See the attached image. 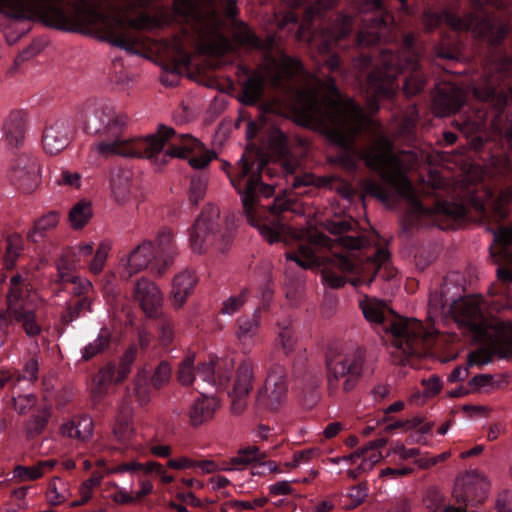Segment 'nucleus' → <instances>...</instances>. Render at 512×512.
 I'll use <instances>...</instances> for the list:
<instances>
[{
    "label": "nucleus",
    "instance_id": "obj_43",
    "mask_svg": "<svg viewBox=\"0 0 512 512\" xmlns=\"http://www.w3.org/2000/svg\"><path fill=\"white\" fill-rule=\"evenodd\" d=\"M286 259L296 262L302 268H309L316 261L314 249L310 245H300L297 252L287 253Z\"/></svg>",
    "mask_w": 512,
    "mask_h": 512
},
{
    "label": "nucleus",
    "instance_id": "obj_9",
    "mask_svg": "<svg viewBox=\"0 0 512 512\" xmlns=\"http://www.w3.org/2000/svg\"><path fill=\"white\" fill-rule=\"evenodd\" d=\"M28 286L27 279L21 275L11 277L5 313L8 320L18 324L28 337H35L41 333L42 325L36 305L37 295Z\"/></svg>",
    "mask_w": 512,
    "mask_h": 512
},
{
    "label": "nucleus",
    "instance_id": "obj_51",
    "mask_svg": "<svg viewBox=\"0 0 512 512\" xmlns=\"http://www.w3.org/2000/svg\"><path fill=\"white\" fill-rule=\"evenodd\" d=\"M172 368L166 361H162L156 367L154 374L151 378L152 385L155 389L162 388L167 384L171 377Z\"/></svg>",
    "mask_w": 512,
    "mask_h": 512
},
{
    "label": "nucleus",
    "instance_id": "obj_15",
    "mask_svg": "<svg viewBox=\"0 0 512 512\" xmlns=\"http://www.w3.org/2000/svg\"><path fill=\"white\" fill-rule=\"evenodd\" d=\"M156 264H161L157 259L154 243L145 240L134 248L128 255L121 258L119 263V274L124 280H129L135 274L151 267V270L157 273L154 268Z\"/></svg>",
    "mask_w": 512,
    "mask_h": 512
},
{
    "label": "nucleus",
    "instance_id": "obj_48",
    "mask_svg": "<svg viewBox=\"0 0 512 512\" xmlns=\"http://www.w3.org/2000/svg\"><path fill=\"white\" fill-rule=\"evenodd\" d=\"M135 396L140 405H145L151 400V392L146 372H141L135 379Z\"/></svg>",
    "mask_w": 512,
    "mask_h": 512
},
{
    "label": "nucleus",
    "instance_id": "obj_2",
    "mask_svg": "<svg viewBox=\"0 0 512 512\" xmlns=\"http://www.w3.org/2000/svg\"><path fill=\"white\" fill-rule=\"evenodd\" d=\"M128 116L113 105L97 101L87 105L84 127L87 133L102 139L91 146V152L103 157H138L161 167L172 158H187L202 151V143L189 134H177L171 127L160 125L155 134L145 138L127 136L124 131Z\"/></svg>",
    "mask_w": 512,
    "mask_h": 512
},
{
    "label": "nucleus",
    "instance_id": "obj_21",
    "mask_svg": "<svg viewBox=\"0 0 512 512\" xmlns=\"http://www.w3.org/2000/svg\"><path fill=\"white\" fill-rule=\"evenodd\" d=\"M198 278L194 271L185 269L177 273L171 283L170 301L175 309L182 308L193 294Z\"/></svg>",
    "mask_w": 512,
    "mask_h": 512
},
{
    "label": "nucleus",
    "instance_id": "obj_35",
    "mask_svg": "<svg viewBox=\"0 0 512 512\" xmlns=\"http://www.w3.org/2000/svg\"><path fill=\"white\" fill-rule=\"evenodd\" d=\"M96 388L93 390L95 397L101 398L110 385L120 383L117 381V369L112 364H107L98 372L96 378Z\"/></svg>",
    "mask_w": 512,
    "mask_h": 512
},
{
    "label": "nucleus",
    "instance_id": "obj_61",
    "mask_svg": "<svg viewBox=\"0 0 512 512\" xmlns=\"http://www.w3.org/2000/svg\"><path fill=\"white\" fill-rule=\"evenodd\" d=\"M492 360V354L487 349H479L468 355V366L486 365Z\"/></svg>",
    "mask_w": 512,
    "mask_h": 512
},
{
    "label": "nucleus",
    "instance_id": "obj_52",
    "mask_svg": "<svg viewBox=\"0 0 512 512\" xmlns=\"http://www.w3.org/2000/svg\"><path fill=\"white\" fill-rule=\"evenodd\" d=\"M136 347L131 346L123 354L120 366L117 368V381H124L131 371V365L136 358Z\"/></svg>",
    "mask_w": 512,
    "mask_h": 512
},
{
    "label": "nucleus",
    "instance_id": "obj_45",
    "mask_svg": "<svg viewBox=\"0 0 512 512\" xmlns=\"http://www.w3.org/2000/svg\"><path fill=\"white\" fill-rule=\"evenodd\" d=\"M194 355H187L180 363L178 368V380L182 385H191L195 380Z\"/></svg>",
    "mask_w": 512,
    "mask_h": 512
},
{
    "label": "nucleus",
    "instance_id": "obj_34",
    "mask_svg": "<svg viewBox=\"0 0 512 512\" xmlns=\"http://www.w3.org/2000/svg\"><path fill=\"white\" fill-rule=\"evenodd\" d=\"M71 495L72 491L67 481L59 477L51 479L46 492L47 500L51 505H60L66 502Z\"/></svg>",
    "mask_w": 512,
    "mask_h": 512
},
{
    "label": "nucleus",
    "instance_id": "obj_53",
    "mask_svg": "<svg viewBox=\"0 0 512 512\" xmlns=\"http://www.w3.org/2000/svg\"><path fill=\"white\" fill-rule=\"evenodd\" d=\"M207 181L202 177H194L190 183L189 199L193 204H198L205 196Z\"/></svg>",
    "mask_w": 512,
    "mask_h": 512
},
{
    "label": "nucleus",
    "instance_id": "obj_6",
    "mask_svg": "<svg viewBox=\"0 0 512 512\" xmlns=\"http://www.w3.org/2000/svg\"><path fill=\"white\" fill-rule=\"evenodd\" d=\"M265 165L263 159L251 153L243 154L238 160L234 171H227L232 186L240 195L243 211L248 222L258 229L260 235L268 243L273 244L282 240V236L290 234V227L282 223L280 219L274 218L269 222H262L257 219L260 209L259 195L270 197L274 188L260 182V175Z\"/></svg>",
    "mask_w": 512,
    "mask_h": 512
},
{
    "label": "nucleus",
    "instance_id": "obj_31",
    "mask_svg": "<svg viewBox=\"0 0 512 512\" xmlns=\"http://www.w3.org/2000/svg\"><path fill=\"white\" fill-rule=\"evenodd\" d=\"M56 464L57 460L47 459L32 466L18 465L14 468L13 475L21 482L37 480L50 472Z\"/></svg>",
    "mask_w": 512,
    "mask_h": 512
},
{
    "label": "nucleus",
    "instance_id": "obj_55",
    "mask_svg": "<svg viewBox=\"0 0 512 512\" xmlns=\"http://www.w3.org/2000/svg\"><path fill=\"white\" fill-rule=\"evenodd\" d=\"M64 276L68 279V284L72 285V293L76 296L85 295L93 289L91 281L87 278H83L78 275H75L74 277H70L69 275Z\"/></svg>",
    "mask_w": 512,
    "mask_h": 512
},
{
    "label": "nucleus",
    "instance_id": "obj_26",
    "mask_svg": "<svg viewBox=\"0 0 512 512\" xmlns=\"http://www.w3.org/2000/svg\"><path fill=\"white\" fill-rule=\"evenodd\" d=\"M133 407L130 400H123L116 416L113 433L117 441L121 443H129L134 435L135 428L133 425Z\"/></svg>",
    "mask_w": 512,
    "mask_h": 512
},
{
    "label": "nucleus",
    "instance_id": "obj_38",
    "mask_svg": "<svg viewBox=\"0 0 512 512\" xmlns=\"http://www.w3.org/2000/svg\"><path fill=\"white\" fill-rule=\"evenodd\" d=\"M92 207L89 202L79 201L76 203L69 212V222L73 229H80L84 227L91 219Z\"/></svg>",
    "mask_w": 512,
    "mask_h": 512
},
{
    "label": "nucleus",
    "instance_id": "obj_17",
    "mask_svg": "<svg viewBox=\"0 0 512 512\" xmlns=\"http://www.w3.org/2000/svg\"><path fill=\"white\" fill-rule=\"evenodd\" d=\"M71 141V130L68 121L55 120L46 126L42 134V146L50 155H57L65 150Z\"/></svg>",
    "mask_w": 512,
    "mask_h": 512
},
{
    "label": "nucleus",
    "instance_id": "obj_62",
    "mask_svg": "<svg viewBox=\"0 0 512 512\" xmlns=\"http://www.w3.org/2000/svg\"><path fill=\"white\" fill-rule=\"evenodd\" d=\"M142 467V463L137 461H130L127 463H122L113 467H110L106 470L107 475H114V474H122L125 472L129 473H135L137 471H140Z\"/></svg>",
    "mask_w": 512,
    "mask_h": 512
},
{
    "label": "nucleus",
    "instance_id": "obj_54",
    "mask_svg": "<svg viewBox=\"0 0 512 512\" xmlns=\"http://www.w3.org/2000/svg\"><path fill=\"white\" fill-rule=\"evenodd\" d=\"M277 345L285 355H291L296 346V338L293 331L288 328L282 329L277 337Z\"/></svg>",
    "mask_w": 512,
    "mask_h": 512
},
{
    "label": "nucleus",
    "instance_id": "obj_8",
    "mask_svg": "<svg viewBox=\"0 0 512 512\" xmlns=\"http://www.w3.org/2000/svg\"><path fill=\"white\" fill-rule=\"evenodd\" d=\"M412 35L408 34L405 44L408 46L399 54L385 53L382 67L373 70L367 78V93L373 99L391 97L396 92L394 83L397 75L406 71H416L419 65L418 55L411 49Z\"/></svg>",
    "mask_w": 512,
    "mask_h": 512
},
{
    "label": "nucleus",
    "instance_id": "obj_3",
    "mask_svg": "<svg viewBox=\"0 0 512 512\" xmlns=\"http://www.w3.org/2000/svg\"><path fill=\"white\" fill-rule=\"evenodd\" d=\"M293 109L298 124L318 130L345 150L351 148L356 134L365 129L369 119L351 99H319L315 88H304L295 95Z\"/></svg>",
    "mask_w": 512,
    "mask_h": 512
},
{
    "label": "nucleus",
    "instance_id": "obj_28",
    "mask_svg": "<svg viewBox=\"0 0 512 512\" xmlns=\"http://www.w3.org/2000/svg\"><path fill=\"white\" fill-rule=\"evenodd\" d=\"M60 433L68 438L86 441L93 434V421L88 416L73 417L60 426Z\"/></svg>",
    "mask_w": 512,
    "mask_h": 512
},
{
    "label": "nucleus",
    "instance_id": "obj_56",
    "mask_svg": "<svg viewBox=\"0 0 512 512\" xmlns=\"http://www.w3.org/2000/svg\"><path fill=\"white\" fill-rule=\"evenodd\" d=\"M511 199L512 191L510 189H506L500 192L497 199L493 200L490 205L492 206V209L497 214V216L503 218L507 215L506 206L511 201Z\"/></svg>",
    "mask_w": 512,
    "mask_h": 512
},
{
    "label": "nucleus",
    "instance_id": "obj_20",
    "mask_svg": "<svg viewBox=\"0 0 512 512\" xmlns=\"http://www.w3.org/2000/svg\"><path fill=\"white\" fill-rule=\"evenodd\" d=\"M466 100V92L455 85L447 84L439 88L433 101L435 113L446 116L458 111Z\"/></svg>",
    "mask_w": 512,
    "mask_h": 512
},
{
    "label": "nucleus",
    "instance_id": "obj_10",
    "mask_svg": "<svg viewBox=\"0 0 512 512\" xmlns=\"http://www.w3.org/2000/svg\"><path fill=\"white\" fill-rule=\"evenodd\" d=\"M375 367L368 363L361 349H353L330 356L327 360V381L331 391H352L365 375H372Z\"/></svg>",
    "mask_w": 512,
    "mask_h": 512
},
{
    "label": "nucleus",
    "instance_id": "obj_4",
    "mask_svg": "<svg viewBox=\"0 0 512 512\" xmlns=\"http://www.w3.org/2000/svg\"><path fill=\"white\" fill-rule=\"evenodd\" d=\"M459 0H439V7H428L423 21L429 29L448 27L454 32H512L511 20L502 21L495 14L512 18V0H476V10L461 16Z\"/></svg>",
    "mask_w": 512,
    "mask_h": 512
},
{
    "label": "nucleus",
    "instance_id": "obj_50",
    "mask_svg": "<svg viewBox=\"0 0 512 512\" xmlns=\"http://www.w3.org/2000/svg\"><path fill=\"white\" fill-rule=\"evenodd\" d=\"M39 371V361L36 357L29 358L23 367V370L20 374L17 375L16 380L17 383L26 382L31 384L35 382L38 378Z\"/></svg>",
    "mask_w": 512,
    "mask_h": 512
},
{
    "label": "nucleus",
    "instance_id": "obj_59",
    "mask_svg": "<svg viewBox=\"0 0 512 512\" xmlns=\"http://www.w3.org/2000/svg\"><path fill=\"white\" fill-rule=\"evenodd\" d=\"M174 338V328L169 320H162L159 325V342L163 346L172 343Z\"/></svg>",
    "mask_w": 512,
    "mask_h": 512
},
{
    "label": "nucleus",
    "instance_id": "obj_57",
    "mask_svg": "<svg viewBox=\"0 0 512 512\" xmlns=\"http://www.w3.org/2000/svg\"><path fill=\"white\" fill-rule=\"evenodd\" d=\"M289 208H290V204L285 199L277 198L274 200L273 205L270 207V212L272 215L269 218H263L262 214H261V210L259 209L258 214H257V219H259L262 222H265V221L269 222V221L273 220L274 218H278V219H280V221L282 223H284L282 221V218H280L278 216V214L283 211L288 210Z\"/></svg>",
    "mask_w": 512,
    "mask_h": 512
},
{
    "label": "nucleus",
    "instance_id": "obj_60",
    "mask_svg": "<svg viewBox=\"0 0 512 512\" xmlns=\"http://www.w3.org/2000/svg\"><path fill=\"white\" fill-rule=\"evenodd\" d=\"M424 86V80L418 74H414L404 82V92L408 96H413L421 91Z\"/></svg>",
    "mask_w": 512,
    "mask_h": 512
},
{
    "label": "nucleus",
    "instance_id": "obj_22",
    "mask_svg": "<svg viewBox=\"0 0 512 512\" xmlns=\"http://www.w3.org/2000/svg\"><path fill=\"white\" fill-rule=\"evenodd\" d=\"M452 313L459 325L466 326L475 333L483 331L484 323L481 310L474 300L465 299L454 303Z\"/></svg>",
    "mask_w": 512,
    "mask_h": 512
},
{
    "label": "nucleus",
    "instance_id": "obj_11",
    "mask_svg": "<svg viewBox=\"0 0 512 512\" xmlns=\"http://www.w3.org/2000/svg\"><path fill=\"white\" fill-rule=\"evenodd\" d=\"M230 236L220 227V210L208 205L200 214L190 233V247L194 253L202 254L210 249L224 251Z\"/></svg>",
    "mask_w": 512,
    "mask_h": 512
},
{
    "label": "nucleus",
    "instance_id": "obj_7",
    "mask_svg": "<svg viewBox=\"0 0 512 512\" xmlns=\"http://www.w3.org/2000/svg\"><path fill=\"white\" fill-rule=\"evenodd\" d=\"M358 155L367 167L376 171L400 196L410 202L413 212H427L415 197L411 182L406 176L414 163V156L410 152H396L387 138L380 137L369 147L359 151Z\"/></svg>",
    "mask_w": 512,
    "mask_h": 512
},
{
    "label": "nucleus",
    "instance_id": "obj_24",
    "mask_svg": "<svg viewBox=\"0 0 512 512\" xmlns=\"http://www.w3.org/2000/svg\"><path fill=\"white\" fill-rule=\"evenodd\" d=\"M154 247L157 259L161 263L156 264L154 268L157 270V274L162 275L178 253L173 232L168 228L160 230L156 236Z\"/></svg>",
    "mask_w": 512,
    "mask_h": 512
},
{
    "label": "nucleus",
    "instance_id": "obj_36",
    "mask_svg": "<svg viewBox=\"0 0 512 512\" xmlns=\"http://www.w3.org/2000/svg\"><path fill=\"white\" fill-rule=\"evenodd\" d=\"M111 190L118 202H125L131 192L130 174L121 171L112 173Z\"/></svg>",
    "mask_w": 512,
    "mask_h": 512
},
{
    "label": "nucleus",
    "instance_id": "obj_32",
    "mask_svg": "<svg viewBox=\"0 0 512 512\" xmlns=\"http://www.w3.org/2000/svg\"><path fill=\"white\" fill-rule=\"evenodd\" d=\"M133 482L129 487L120 486L116 481H107L103 486V498L117 505H131Z\"/></svg>",
    "mask_w": 512,
    "mask_h": 512
},
{
    "label": "nucleus",
    "instance_id": "obj_33",
    "mask_svg": "<svg viewBox=\"0 0 512 512\" xmlns=\"http://www.w3.org/2000/svg\"><path fill=\"white\" fill-rule=\"evenodd\" d=\"M360 307L368 322L372 324H381L384 322L388 308L383 301L366 296L360 301Z\"/></svg>",
    "mask_w": 512,
    "mask_h": 512
},
{
    "label": "nucleus",
    "instance_id": "obj_12",
    "mask_svg": "<svg viewBox=\"0 0 512 512\" xmlns=\"http://www.w3.org/2000/svg\"><path fill=\"white\" fill-rule=\"evenodd\" d=\"M393 345L408 356H422L426 353V341L435 330L424 329L416 319L399 318L390 324Z\"/></svg>",
    "mask_w": 512,
    "mask_h": 512
},
{
    "label": "nucleus",
    "instance_id": "obj_41",
    "mask_svg": "<svg viewBox=\"0 0 512 512\" xmlns=\"http://www.w3.org/2000/svg\"><path fill=\"white\" fill-rule=\"evenodd\" d=\"M250 292L243 288L238 294H234L225 299L220 309L221 314L232 316L238 313L247 303Z\"/></svg>",
    "mask_w": 512,
    "mask_h": 512
},
{
    "label": "nucleus",
    "instance_id": "obj_16",
    "mask_svg": "<svg viewBox=\"0 0 512 512\" xmlns=\"http://www.w3.org/2000/svg\"><path fill=\"white\" fill-rule=\"evenodd\" d=\"M133 299L149 318L160 315L163 306V294L156 283L148 278H139L133 290Z\"/></svg>",
    "mask_w": 512,
    "mask_h": 512
},
{
    "label": "nucleus",
    "instance_id": "obj_1",
    "mask_svg": "<svg viewBox=\"0 0 512 512\" xmlns=\"http://www.w3.org/2000/svg\"><path fill=\"white\" fill-rule=\"evenodd\" d=\"M87 35L97 42L107 43L129 54L147 57L149 53H154L170 61L163 65L165 74L161 76L162 83L170 85L174 81H169L167 76L179 75L181 68L190 64L193 53L222 56L240 49L260 50L264 55L263 61L243 85L242 101L245 104L256 103L267 82L277 87L302 68L298 59L283 52L275 34H266L265 38L258 34H197L198 37L193 40L189 37L191 34H172L166 37H151L148 34Z\"/></svg>",
    "mask_w": 512,
    "mask_h": 512
},
{
    "label": "nucleus",
    "instance_id": "obj_29",
    "mask_svg": "<svg viewBox=\"0 0 512 512\" xmlns=\"http://www.w3.org/2000/svg\"><path fill=\"white\" fill-rule=\"evenodd\" d=\"M266 457V453L261 452L257 446L242 448L238 451L237 455L229 460V462L222 463V470H244L251 463L263 460Z\"/></svg>",
    "mask_w": 512,
    "mask_h": 512
},
{
    "label": "nucleus",
    "instance_id": "obj_47",
    "mask_svg": "<svg viewBox=\"0 0 512 512\" xmlns=\"http://www.w3.org/2000/svg\"><path fill=\"white\" fill-rule=\"evenodd\" d=\"M110 248L111 247L109 243L102 242L99 244L93 259L88 265V269L91 273L99 274L103 270Z\"/></svg>",
    "mask_w": 512,
    "mask_h": 512
},
{
    "label": "nucleus",
    "instance_id": "obj_44",
    "mask_svg": "<svg viewBox=\"0 0 512 512\" xmlns=\"http://www.w3.org/2000/svg\"><path fill=\"white\" fill-rule=\"evenodd\" d=\"M364 192L372 197H375L382 203H388L391 199V193L389 190L380 182L376 180H365L362 183Z\"/></svg>",
    "mask_w": 512,
    "mask_h": 512
},
{
    "label": "nucleus",
    "instance_id": "obj_46",
    "mask_svg": "<svg viewBox=\"0 0 512 512\" xmlns=\"http://www.w3.org/2000/svg\"><path fill=\"white\" fill-rule=\"evenodd\" d=\"M48 45V38L44 34L38 35L21 51L19 57L22 60H28L41 53Z\"/></svg>",
    "mask_w": 512,
    "mask_h": 512
},
{
    "label": "nucleus",
    "instance_id": "obj_30",
    "mask_svg": "<svg viewBox=\"0 0 512 512\" xmlns=\"http://www.w3.org/2000/svg\"><path fill=\"white\" fill-rule=\"evenodd\" d=\"M59 222L60 213L58 211H49L34 221L33 227L27 233V238L37 243L43 239L47 233L56 229Z\"/></svg>",
    "mask_w": 512,
    "mask_h": 512
},
{
    "label": "nucleus",
    "instance_id": "obj_18",
    "mask_svg": "<svg viewBox=\"0 0 512 512\" xmlns=\"http://www.w3.org/2000/svg\"><path fill=\"white\" fill-rule=\"evenodd\" d=\"M28 130V116L23 110H12L2 124L3 139L11 148L22 146Z\"/></svg>",
    "mask_w": 512,
    "mask_h": 512
},
{
    "label": "nucleus",
    "instance_id": "obj_64",
    "mask_svg": "<svg viewBox=\"0 0 512 512\" xmlns=\"http://www.w3.org/2000/svg\"><path fill=\"white\" fill-rule=\"evenodd\" d=\"M331 262L335 267L339 268L342 272H353L355 269V264L348 255H334L333 258L331 259Z\"/></svg>",
    "mask_w": 512,
    "mask_h": 512
},
{
    "label": "nucleus",
    "instance_id": "obj_37",
    "mask_svg": "<svg viewBox=\"0 0 512 512\" xmlns=\"http://www.w3.org/2000/svg\"><path fill=\"white\" fill-rule=\"evenodd\" d=\"M24 250V240L19 234H11L6 239V252L4 255V266L7 269L14 267L17 259Z\"/></svg>",
    "mask_w": 512,
    "mask_h": 512
},
{
    "label": "nucleus",
    "instance_id": "obj_23",
    "mask_svg": "<svg viewBox=\"0 0 512 512\" xmlns=\"http://www.w3.org/2000/svg\"><path fill=\"white\" fill-rule=\"evenodd\" d=\"M254 366L249 361H243L237 368L230 396L233 399V408L242 410V399L247 397L253 388Z\"/></svg>",
    "mask_w": 512,
    "mask_h": 512
},
{
    "label": "nucleus",
    "instance_id": "obj_49",
    "mask_svg": "<svg viewBox=\"0 0 512 512\" xmlns=\"http://www.w3.org/2000/svg\"><path fill=\"white\" fill-rule=\"evenodd\" d=\"M13 408L18 414H26L30 411L37 403V398L34 394H17L13 391L12 395Z\"/></svg>",
    "mask_w": 512,
    "mask_h": 512
},
{
    "label": "nucleus",
    "instance_id": "obj_14",
    "mask_svg": "<svg viewBox=\"0 0 512 512\" xmlns=\"http://www.w3.org/2000/svg\"><path fill=\"white\" fill-rule=\"evenodd\" d=\"M8 178L23 193L34 192L41 183L39 160L30 154L18 155L11 164Z\"/></svg>",
    "mask_w": 512,
    "mask_h": 512
},
{
    "label": "nucleus",
    "instance_id": "obj_5",
    "mask_svg": "<svg viewBox=\"0 0 512 512\" xmlns=\"http://www.w3.org/2000/svg\"><path fill=\"white\" fill-rule=\"evenodd\" d=\"M339 0H292L294 6L303 9V20L295 32H317L311 30V25L316 19L324 16ZM357 14L339 12L335 15L337 23L335 32H370L369 30L387 29L394 32L392 24L393 15L384 7V0H351ZM318 32H334L331 29H321Z\"/></svg>",
    "mask_w": 512,
    "mask_h": 512
},
{
    "label": "nucleus",
    "instance_id": "obj_42",
    "mask_svg": "<svg viewBox=\"0 0 512 512\" xmlns=\"http://www.w3.org/2000/svg\"><path fill=\"white\" fill-rule=\"evenodd\" d=\"M50 418V410L43 408L37 414L32 415L25 423V431L28 437H34L41 434Z\"/></svg>",
    "mask_w": 512,
    "mask_h": 512
},
{
    "label": "nucleus",
    "instance_id": "obj_63",
    "mask_svg": "<svg viewBox=\"0 0 512 512\" xmlns=\"http://www.w3.org/2000/svg\"><path fill=\"white\" fill-rule=\"evenodd\" d=\"M362 457L359 469L369 472L382 459V454L380 451H369Z\"/></svg>",
    "mask_w": 512,
    "mask_h": 512
},
{
    "label": "nucleus",
    "instance_id": "obj_27",
    "mask_svg": "<svg viewBox=\"0 0 512 512\" xmlns=\"http://www.w3.org/2000/svg\"><path fill=\"white\" fill-rule=\"evenodd\" d=\"M195 400L189 409V419L193 426H200L211 420L219 408V401L215 397L205 396Z\"/></svg>",
    "mask_w": 512,
    "mask_h": 512
},
{
    "label": "nucleus",
    "instance_id": "obj_40",
    "mask_svg": "<svg viewBox=\"0 0 512 512\" xmlns=\"http://www.w3.org/2000/svg\"><path fill=\"white\" fill-rule=\"evenodd\" d=\"M111 334L108 329H102L98 336L82 350V359L90 360L102 353L109 345Z\"/></svg>",
    "mask_w": 512,
    "mask_h": 512
},
{
    "label": "nucleus",
    "instance_id": "obj_13",
    "mask_svg": "<svg viewBox=\"0 0 512 512\" xmlns=\"http://www.w3.org/2000/svg\"><path fill=\"white\" fill-rule=\"evenodd\" d=\"M288 391L285 367L273 364L268 370L262 387L257 392V405L270 412H279L287 404Z\"/></svg>",
    "mask_w": 512,
    "mask_h": 512
},
{
    "label": "nucleus",
    "instance_id": "obj_19",
    "mask_svg": "<svg viewBox=\"0 0 512 512\" xmlns=\"http://www.w3.org/2000/svg\"><path fill=\"white\" fill-rule=\"evenodd\" d=\"M261 316L255 311L252 315L241 316L236 322L235 336L244 353H248L260 340Z\"/></svg>",
    "mask_w": 512,
    "mask_h": 512
},
{
    "label": "nucleus",
    "instance_id": "obj_25",
    "mask_svg": "<svg viewBox=\"0 0 512 512\" xmlns=\"http://www.w3.org/2000/svg\"><path fill=\"white\" fill-rule=\"evenodd\" d=\"M234 367L232 359H223L217 362V375L215 363L213 361L204 362L198 366L197 376L203 382L214 386H225L230 379L231 371Z\"/></svg>",
    "mask_w": 512,
    "mask_h": 512
},
{
    "label": "nucleus",
    "instance_id": "obj_39",
    "mask_svg": "<svg viewBox=\"0 0 512 512\" xmlns=\"http://www.w3.org/2000/svg\"><path fill=\"white\" fill-rule=\"evenodd\" d=\"M92 311V300L90 298H82L77 301L67 303L66 310L62 314V321L69 324L77 318L90 313Z\"/></svg>",
    "mask_w": 512,
    "mask_h": 512
},
{
    "label": "nucleus",
    "instance_id": "obj_58",
    "mask_svg": "<svg viewBox=\"0 0 512 512\" xmlns=\"http://www.w3.org/2000/svg\"><path fill=\"white\" fill-rule=\"evenodd\" d=\"M420 454L417 448H406L404 444L400 442L394 443L388 452V455H397L400 460H407L409 458L416 457Z\"/></svg>",
    "mask_w": 512,
    "mask_h": 512
}]
</instances>
